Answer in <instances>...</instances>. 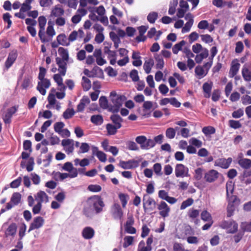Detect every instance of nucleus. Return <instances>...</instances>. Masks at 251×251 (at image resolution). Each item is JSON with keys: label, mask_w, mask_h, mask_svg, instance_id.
Masks as SVG:
<instances>
[{"label": "nucleus", "mask_w": 251, "mask_h": 251, "mask_svg": "<svg viewBox=\"0 0 251 251\" xmlns=\"http://www.w3.org/2000/svg\"><path fill=\"white\" fill-rule=\"evenodd\" d=\"M104 204L101 198L99 196L89 198L85 202L83 208V213L87 217H91L94 214V210L97 214L102 210Z\"/></svg>", "instance_id": "f257e3e1"}, {"label": "nucleus", "mask_w": 251, "mask_h": 251, "mask_svg": "<svg viewBox=\"0 0 251 251\" xmlns=\"http://www.w3.org/2000/svg\"><path fill=\"white\" fill-rule=\"evenodd\" d=\"M39 31L38 36L41 41L43 43H47L51 41V38H47L45 32V26L47 23V19L45 17L42 16L38 18Z\"/></svg>", "instance_id": "f03ea898"}, {"label": "nucleus", "mask_w": 251, "mask_h": 251, "mask_svg": "<svg viewBox=\"0 0 251 251\" xmlns=\"http://www.w3.org/2000/svg\"><path fill=\"white\" fill-rule=\"evenodd\" d=\"M125 100L126 97L124 96L121 95L116 98H112L111 101L113 105L109 106V111L113 113L118 112Z\"/></svg>", "instance_id": "7ed1b4c3"}, {"label": "nucleus", "mask_w": 251, "mask_h": 251, "mask_svg": "<svg viewBox=\"0 0 251 251\" xmlns=\"http://www.w3.org/2000/svg\"><path fill=\"white\" fill-rule=\"evenodd\" d=\"M228 204L227 206V216L231 217L235 210V207L238 205L240 201L237 197L235 195H231L229 198H227Z\"/></svg>", "instance_id": "20e7f679"}, {"label": "nucleus", "mask_w": 251, "mask_h": 251, "mask_svg": "<svg viewBox=\"0 0 251 251\" xmlns=\"http://www.w3.org/2000/svg\"><path fill=\"white\" fill-rule=\"evenodd\" d=\"M143 208L145 212H152L156 207V202L151 197H148L147 199L146 196H144L143 199Z\"/></svg>", "instance_id": "39448f33"}, {"label": "nucleus", "mask_w": 251, "mask_h": 251, "mask_svg": "<svg viewBox=\"0 0 251 251\" xmlns=\"http://www.w3.org/2000/svg\"><path fill=\"white\" fill-rule=\"evenodd\" d=\"M220 226L223 228L227 229L228 232L230 233H235L238 229V225L234 221H224L221 223Z\"/></svg>", "instance_id": "423d86ee"}, {"label": "nucleus", "mask_w": 251, "mask_h": 251, "mask_svg": "<svg viewBox=\"0 0 251 251\" xmlns=\"http://www.w3.org/2000/svg\"><path fill=\"white\" fill-rule=\"evenodd\" d=\"M38 82L37 89L42 95H45L46 91L45 89H47L50 86V82L49 79L44 78L40 80Z\"/></svg>", "instance_id": "0eeeda50"}, {"label": "nucleus", "mask_w": 251, "mask_h": 251, "mask_svg": "<svg viewBox=\"0 0 251 251\" xmlns=\"http://www.w3.org/2000/svg\"><path fill=\"white\" fill-rule=\"evenodd\" d=\"M175 174L177 177L188 176V168L182 164H178L176 166Z\"/></svg>", "instance_id": "6e6552de"}, {"label": "nucleus", "mask_w": 251, "mask_h": 251, "mask_svg": "<svg viewBox=\"0 0 251 251\" xmlns=\"http://www.w3.org/2000/svg\"><path fill=\"white\" fill-rule=\"evenodd\" d=\"M138 161L133 159L127 161H120L119 165L124 169H130L138 166Z\"/></svg>", "instance_id": "1a4fd4ad"}, {"label": "nucleus", "mask_w": 251, "mask_h": 251, "mask_svg": "<svg viewBox=\"0 0 251 251\" xmlns=\"http://www.w3.org/2000/svg\"><path fill=\"white\" fill-rule=\"evenodd\" d=\"M157 208L160 210L159 214L162 217L165 218L168 216L170 208L165 201H161L160 203L158 204Z\"/></svg>", "instance_id": "9d476101"}, {"label": "nucleus", "mask_w": 251, "mask_h": 251, "mask_svg": "<svg viewBox=\"0 0 251 251\" xmlns=\"http://www.w3.org/2000/svg\"><path fill=\"white\" fill-rule=\"evenodd\" d=\"M55 60L56 64H57L59 67L58 69V71L62 75V76H64L66 72L67 62L68 61H66L60 57H56L55 58Z\"/></svg>", "instance_id": "9b49d317"}, {"label": "nucleus", "mask_w": 251, "mask_h": 251, "mask_svg": "<svg viewBox=\"0 0 251 251\" xmlns=\"http://www.w3.org/2000/svg\"><path fill=\"white\" fill-rule=\"evenodd\" d=\"M44 222V220L42 217L40 216L36 217L34 219L33 221L30 224L28 232H29L33 229H38L41 227L43 226Z\"/></svg>", "instance_id": "f8f14e48"}, {"label": "nucleus", "mask_w": 251, "mask_h": 251, "mask_svg": "<svg viewBox=\"0 0 251 251\" xmlns=\"http://www.w3.org/2000/svg\"><path fill=\"white\" fill-rule=\"evenodd\" d=\"M242 75L244 80L251 81V64H245L242 70Z\"/></svg>", "instance_id": "ddd939ff"}, {"label": "nucleus", "mask_w": 251, "mask_h": 251, "mask_svg": "<svg viewBox=\"0 0 251 251\" xmlns=\"http://www.w3.org/2000/svg\"><path fill=\"white\" fill-rule=\"evenodd\" d=\"M62 169L70 173V174H71V178L75 177L77 176V170L73 167V164L71 162H67L65 163L64 164Z\"/></svg>", "instance_id": "4468645a"}, {"label": "nucleus", "mask_w": 251, "mask_h": 251, "mask_svg": "<svg viewBox=\"0 0 251 251\" xmlns=\"http://www.w3.org/2000/svg\"><path fill=\"white\" fill-rule=\"evenodd\" d=\"M219 173L215 170H211L206 173L204 176L205 180L208 182H212L214 181L218 177Z\"/></svg>", "instance_id": "2eb2a0df"}, {"label": "nucleus", "mask_w": 251, "mask_h": 251, "mask_svg": "<svg viewBox=\"0 0 251 251\" xmlns=\"http://www.w3.org/2000/svg\"><path fill=\"white\" fill-rule=\"evenodd\" d=\"M231 162L232 158L230 157L227 159L225 158H220L216 160L215 165L219 166L222 168L226 169L228 168Z\"/></svg>", "instance_id": "dca6fc26"}, {"label": "nucleus", "mask_w": 251, "mask_h": 251, "mask_svg": "<svg viewBox=\"0 0 251 251\" xmlns=\"http://www.w3.org/2000/svg\"><path fill=\"white\" fill-rule=\"evenodd\" d=\"M17 57V53L16 50H12L11 51L8 55V57L5 62V66L7 69L10 68Z\"/></svg>", "instance_id": "f3484780"}, {"label": "nucleus", "mask_w": 251, "mask_h": 251, "mask_svg": "<svg viewBox=\"0 0 251 251\" xmlns=\"http://www.w3.org/2000/svg\"><path fill=\"white\" fill-rule=\"evenodd\" d=\"M17 111V109L15 106H13L7 109V111L5 115L3 117V120L5 124H9L11 122V118Z\"/></svg>", "instance_id": "a211bd4d"}, {"label": "nucleus", "mask_w": 251, "mask_h": 251, "mask_svg": "<svg viewBox=\"0 0 251 251\" xmlns=\"http://www.w3.org/2000/svg\"><path fill=\"white\" fill-rule=\"evenodd\" d=\"M94 230L90 227H85L82 232L83 237L86 239H90L93 238L94 235Z\"/></svg>", "instance_id": "6ab92c4d"}, {"label": "nucleus", "mask_w": 251, "mask_h": 251, "mask_svg": "<svg viewBox=\"0 0 251 251\" xmlns=\"http://www.w3.org/2000/svg\"><path fill=\"white\" fill-rule=\"evenodd\" d=\"M122 210L118 204H114L113 207V215L114 218L121 219L123 216Z\"/></svg>", "instance_id": "aec40b11"}, {"label": "nucleus", "mask_w": 251, "mask_h": 251, "mask_svg": "<svg viewBox=\"0 0 251 251\" xmlns=\"http://www.w3.org/2000/svg\"><path fill=\"white\" fill-rule=\"evenodd\" d=\"M240 65V64L237 62H235V60L232 61V65L230 69L229 73V76L231 77H233L237 74V72L239 71Z\"/></svg>", "instance_id": "412c9836"}, {"label": "nucleus", "mask_w": 251, "mask_h": 251, "mask_svg": "<svg viewBox=\"0 0 251 251\" xmlns=\"http://www.w3.org/2000/svg\"><path fill=\"white\" fill-rule=\"evenodd\" d=\"M238 164L245 169L251 168V160L248 158H240L238 161Z\"/></svg>", "instance_id": "4be33fe9"}, {"label": "nucleus", "mask_w": 251, "mask_h": 251, "mask_svg": "<svg viewBox=\"0 0 251 251\" xmlns=\"http://www.w3.org/2000/svg\"><path fill=\"white\" fill-rule=\"evenodd\" d=\"M17 226L15 223H12L9 225L5 232L6 237L14 236L16 233Z\"/></svg>", "instance_id": "5701e85b"}, {"label": "nucleus", "mask_w": 251, "mask_h": 251, "mask_svg": "<svg viewBox=\"0 0 251 251\" xmlns=\"http://www.w3.org/2000/svg\"><path fill=\"white\" fill-rule=\"evenodd\" d=\"M153 65L154 61L152 58H150L145 61L143 67L147 74H148L151 72V68Z\"/></svg>", "instance_id": "b1692460"}, {"label": "nucleus", "mask_w": 251, "mask_h": 251, "mask_svg": "<svg viewBox=\"0 0 251 251\" xmlns=\"http://www.w3.org/2000/svg\"><path fill=\"white\" fill-rule=\"evenodd\" d=\"M110 119L112 121L115 126L118 128H121L122 126L121 123L123 122V119L117 114L112 115L110 117Z\"/></svg>", "instance_id": "393cba45"}, {"label": "nucleus", "mask_w": 251, "mask_h": 251, "mask_svg": "<svg viewBox=\"0 0 251 251\" xmlns=\"http://www.w3.org/2000/svg\"><path fill=\"white\" fill-rule=\"evenodd\" d=\"M58 43L62 46H68L70 45L68 39L64 34H60L57 37Z\"/></svg>", "instance_id": "a878e982"}, {"label": "nucleus", "mask_w": 251, "mask_h": 251, "mask_svg": "<svg viewBox=\"0 0 251 251\" xmlns=\"http://www.w3.org/2000/svg\"><path fill=\"white\" fill-rule=\"evenodd\" d=\"M38 199L39 200V201L38 202H40V203H42L43 202H48V196L46 194V193L42 191H39L37 194V196L36 197V200H38Z\"/></svg>", "instance_id": "bb28decb"}, {"label": "nucleus", "mask_w": 251, "mask_h": 251, "mask_svg": "<svg viewBox=\"0 0 251 251\" xmlns=\"http://www.w3.org/2000/svg\"><path fill=\"white\" fill-rule=\"evenodd\" d=\"M154 57L157 62L156 64V68L162 69L164 67V61L162 56L158 54H155Z\"/></svg>", "instance_id": "cd10ccee"}, {"label": "nucleus", "mask_w": 251, "mask_h": 251, "mask_svg": "<svg viewBox=\"0 0 251 251\" xmlns=\"http://www.w3.org/2000/svg\"><path fill=\"white\" fill-rule=\"evenodd\" d=\"M212 84H209L207 82L204 83L203 85V90L205 93L204 97L205 98H209L210 96V93L212 89Z\"/></svg>", "instance_id": "c85d7f7f"}, {"label": "nucleus", "mask_w": 251, "mask_h": 251, "mask_svg": "<svg viewBox=\"0 0 251 251\" xmlns=\"http://www.w3.org/2000/svg\"><path fill=\"white\" fill-rule=\"evenodd\" d=\"M58 53L61 56L63 60H64L66 61H68L69 60V54L67 50L63 48L60 47L58 50Z\"/></svg>", "instance_id": "c756f323"}, {"label": "nucleus", "mask_w": 251, "mask_h": 251, "mask_svg": "<svg viewBox=\"0 0 251 251\" xmlns=\"http://www.w3.org/2000/svg\"><path fill=\"white\" fill-rule=\"evenodd\" d=\"M82 86L84 91H88L91 87L90 80L85 76L82 77Z\"/></svg>", "instance_id": "7c9ffc66"}, {"label": "nucleus", "mask_w": 251, "mask_h": 251, "mask_svg": "<svg viewBox=\"0 0 251 251\" xmlns=\"http://www.w3.org/2000/svg\"><path fill=\"white\" fill-rule=\"evenodd\" d=\"M61 75L60 73L59 74H56L53 75V78L59 87H62L63 89H65L66 87L63 83V78L61 77Z\"/></svg>", "instance_id": "2f4dec72"}, {"label": "nucleus", "mask_w": 251, "mask_h": 251, "mask_svg": "<svg viewBox=\"0 0 251 251\" xmlns=\"http://www.w3.org/2000/svg\"><path fill=\"white\" fill-rule=\"evenodd\" d=\"M91 121L95 125H99L102 123L103 118L100 115H93L91 117Z\"/></svg>", "instance_id": "473e14b6"}, {"label": "nucleus", "mask_w": 251, "mask_h": 251, "mask_svg": "<svg viewBox=\"0 0 251 251\" xmlns=\"http://www.w3.org/2000/svg\"><path fill=\"white\" fill-rule=\"evenodd\" d=\"M46 33L48 35L47 37L51 38V40H52V37L55 34V31L53 28V25L51 24L50 25V21L48 22V26L47 29Z\"/></svg>", "instance_id": "72a5a7b5"}, {"label": "nucleus", "mask_w": 251, "mask_h": 251, "mask_svg": "<svg viewBox=\"0 0 251 251\" xmlns=\"http://www.w3.org/2000/svg\"><path fill=\"white\" fill-rule=\"evenodd\" d=\"M147 138L144 136H139L136 138V142L140 145L141 148L142 149L145 150V148L143 146H146L147 142Z\"/></svg>", "instance_id": "f704fd0d"}, {"label": "nucleus", "mask_w": 251, "mask_h": 251, "mask_svg": "<svg viewBox=\"0 0 251 251\" xmlns=\"http://www.w3.org/2000/svg\"><path fill=\"white\" fill-rule=\"evenodd\" d=\"M119 128L117 127L115 125L111 124H108L106 125V129L109 135H114L117 132V129Z\"/></svg>", "instance_id": "c9c22d12"}, {"label": "nucleus", "mask_w": 251, "mask_h": 251, "mask_svg": "<svg viewBox=\"0 0 251 251\" xmlns=\"http://www.w3.org/2000/svg\"><path fill=\"white\" fill-rule=\"evenodd\" d=\"M186 42L182 40L179 43L176 44L173 48L172 50L174 54H177L179 50H182V47L185 44Z\"/></svg>", "instance_id": "e433bc0d"}, {"label": "nucleus", "mask_w": 251, "mask_h": 251, "mask_svg": "<svg viewBox=\"0 0 251 251\" xmlns=\"http://www.w3.org/2000/svg\"><path fill=\"white\" fill-rule=\"evenodd\" d=\"M75 112L74 109L67 108L63 113V117L65 119L71 118L74 115Z\"/></svg>", "instance_id": "4c0bfd02"}, {"label": "nucleus", "mask_w": 251, "mask_h": 251, "mask_svg": "<svg viewBox=\"0 0 251 251\" xmlns=\"http://www.w3.org/2000/svg\"><path fill=\"white\" fill-rule=\"evenodd\" d=\"M100 106L103 109H109V106L108 104V100L105 96H101L99 99Z\"/></svg>", "instance_id": "58836bf2"}, {"label": "nucleus", "mask_w": 251, "mask_h": 251, "mask_svg": "<svg viewBox=\"0 0 251 251\" xmlns=\"http://www.w3.org/2000/svg\"><path fill=\"white\" fill-rule=\"evenodd\" d=\"M21 199V195L19 193H14L11 198V202L14 205H17L20 201Z\"/></svg>", "instance_id": "ea45409f"}, {"label": "nucleus", "mask_w": 251, "mask_h": 251, "mask_svg": "<svg viewBox=\"0 0 251 251\" xmlns=\"http://www.w3.org/2000/svg\"><path fill=\"white\" fill-rule=\"evenodd\" d=\"M124 243L123 244V247L125 248H126L132 244L134 240V238L132 236H126L125 237H124Z\"/></svg>", "instance_id": "a19ab883"}, {"label": "nucleus", "mask_w": 251, "mask_h": 251, "mask_svg": "<svg viewBox=\"0 0 251 251\" xmlns=\"http://www.w3.org/2000/svg\"><path fill=\"white\" fill-rule=\"evenodd\" d=\"M158 18V13L155 12H152L149 13L147 16V20L150 23H154Z\"/></svg>", "instance_id": "79ce46f5"}, {"label": "nucleus", "mask_w": 251, "mask_h": 251, "mask_svg": "<svg viewBox=\"0 0 251 251\" xmlns=\"http://www.w3.org/2000/svg\"><path fill=\"white\" fill-rule=\"evenodd\" d=\"M64 126L65 125L63 122H57L54 125V129L56 132L59 134L61 130L63 129V128Z\"/></svg>", "instance_id": "37998d69"}, {"label": "nucleus", "mask_w": 251, "mask_h": 251, "mask_svg": "<svg viewBox=\"0 0 251 251\" xmlns=\"http://www.w3.org/2000/svg\"><path fill=\"white\" fill-rule=\"evenodd\" d=\"M234 190L232 182H227L226 184V197L227 198H229V193L232 194Z\"/></svg>", "instance_id": "c03bdc74"}, {"label": "nucleus", "mask_w": 251, "mask_h": 251, "mask_svg": "<svg viewBox=\"0 0 251 251\" xmlns=\"http://www.w3.org/2000/svg\"><path fill=\"white\" fill-rule=\"evenodd\" d=\"M176 135L175 129L172 127H169L166 131V136L169 139H173Z\"/></svg>", "instance_id": "a18cd8bd"}, {"label": "nucleus", "mask_w": 251, "mask_h": 251, "mask_svg": "<svg viewBox=\"0 0 251 251\" xmlns=\"http://www.w3.org/2000/svg\"><path fill=\"white\" fill-rule=\"evenodd\" d=\"M194 202V200L192 198H188L186 201H184L181 203L180 206L181 209H184L187 207L191 205Z\"/></svg>", "instance_id": "49530a36"}, {"label": "nucleus", "mask_w": 251, "mask_h": 251, "mask_svg": "<svg viewBox=\"0 0 251 251\" xmlns=\"http://www.w3.org/2000/svg\"><path fill=\"white\" fill-rule=\"evenodd\" d=\"M202 132L205 135L212 134L215 133V129L212 126H205L202 128Z\"/></svg>", "instance_id": "de8ad7c7"}, {"label": "nucleus", "mask_w": 251, "mask_h": 251, "mask_svg": "<svg viewBox=\"0 0 251 251\" xmlns=\"http://www.w3.org/2000/svg\"><path fill=\"white\" fill-rule=\"evenodd\" d=\"M151 247H145V243L142 241L139 244L138 251H151Z\"/></svg>", "instance_id": "09e8293b"}, {"label": "nucleus", "mask_w": 251, "mask_h": 251, "mask_svg": "<svg viewBox=\"0 0 251 251\" xmlns=\"http://www.w3.org/2000/svg\"><path fill=\"white\" fill-rule=\"evenodd\" d=\"M11 16L9 13H4L3 15V20L5 22H7L8 24L7 28H9L11 25L12 21L10 20Z\"/></svg>", "instance_id": "8fccbe9b"}, {"label": "nucleus", "mask_w": 251, "mask_h": 251, "mask_svg": "<svg viewBox=\"0 0 251 251\" xmlns=\"http://www.w3.org/2000/svg\"><path fill=\"white\" fill-rule=\"evenodd\" d=\"M129 76L133 81L136 82L139 80L138 71L136 70H132L130 73Z\"/></svg>", "instance_id": "3c124183"}, {"label": "nucleus", "mask_w": 251, "mask_h": 251, "mask_svg": "<svg viewBox=\"0 0 251 251\" xmlns=\"http://www.w3.org/2000/svg\"><path fill=\"white\" fill-rule=\"evenodd\" d=\"M153 169L154 173L157 176H161L162 175V173L161 172V165L160 163H156L154 164L153 166Z\"/></svg>", "instance_id": "603ef678"}, {"label": "nucleus", "mask_w": 251, "mask_h": 251, "mask_svg": "<svg viewBox=\"0 0 251 251\" xmlns=\"http://www.w3.org/2000/svg\"><path fill=\"white\" fill-rule=\"evenodd\" d=\"M229 126L234 129L239 128L241 127L242 125L238 121L235 120H229Z\"/></svg>", "instance_id": "864d4df0"}, {"label": "nucleus", "mask_w": 251, "mask_h": 251, "mask_svg": "<svg viewBox=\"0 0 251 251\" xmlns=\"http://www.w3.org/2000/svg\"><path fill=\"white\" fill-rule=\"evenodd\" d=\"M119 198L121 201L122 206L123 207H125L127 203V198H128V195L125 194H120L119 195Z\"/></svg>", "instance_id": "5fc2aeb1"}, {"label": "nucleus", "mask_w": 251, "mask_h": 251, "mask_svg": "<svg viewBox=\"0 0 251 251\" xmlns=\"http://www.w3.org/2000/svg\"><path fill=\"white\" fill-rule=\"evenodd\" d=\"M52 13L54 16L57 17L63 15L64 10L61 8L55 7L54 10L52 11Z\"/></svg>", "instance_id": "6e6d98bb"}, {"label": "nucleus", "mask_w": 251, "mask_h": 251, "mask_svg": "<svg viewBox=\"0 0 251 251\" xmlns=\"http://www.w3.org/2000/svg\"><path fill=\"white\" fill-rule=\"evenodd\" d=\"M195 73L199 76H203L206 74L205 73V71L202 67L201 66H198L195 68Z\"/></svg>", "instance_id": "4d7b16f0"}, {"label": "nucleus", "mask_w": 251, "mask_h": 251, "mask_svg": "<svg viewBox=\"0 0 251 251\" xmlns=\"http://www.w3.org/2000/svg\"><path fill=\"white\" fill-rule=\"evenodd\" d=\"M241 227L244 231H251V222H243L241 223Z\"/></svg>", "instance_id": "13d9d810"}, {"label": "nucleus", "mask_w": 251, "mask_h": 251, "mask_svg": "<svg viewBox=\"0 0 251 251\" xmlns=\"http://www.w3.org/2000/svg\"><path fill=\"white\" fill-rule=\"evenodd\" d=\"M189 143L197 148H200L202 146V142L195 138L190 139Z\"/></svg>", "instance_id": "bf43d9fd"}, {"label": "nucleus", "mask_w": 251, "mask_h": 251, "mask_svg": "<svg viewBox=\"0 0 251 251\" xmlns=\"http://www.w3.org/2000/svg\"><path fill=\"white\" fill-rule=\"evenodd\" d=\"M188 215L189 217L191 218H195L199 216V211L198 210L193 209L189 210L188 213Z\"/></svg>", "instance_id": "052dcab7"}, {"label": "nucleus", "mask_w": 251, "mask_h": 251, "mask_svg": "<svg viewBox=\"0 0 251 251\" xmlns=\"http://www.w3.org/2000/svg\"><path fill=\"white\" fill-rule=\"evenodd\" d=\"M244 115V111L242 109H239L236 111H234L232 113V116L234 118H239Z\"/></svg>", "instance_id": "680f3d73"}, {"label": "nucleus", "mask_w": 251, "mask_h": 251, "mask_svg": "<svg viewBox=\"0 0 251 251\" xmlns=\"http://www.w3.org/2000/svg\"><path fill=\"white\" fill-rule=\"evenodd\" d=\"M88 189L92 192H97L101 191V188L99 185H90L88 187Z\"/></svg>", "instance_id": "e2e57ef3"}, {"label": "nucleus", "mask_w": 251, "mask_h": 251, "mask_svg": "<svg viewBox=\"0 0 251 251\" xmlns=\"http://www.w3.org/2000/svg\"><path fill=\"white\" fill-rule=\"evenodd\" d=\"M22 178L19 177L17 179L14 180L10 183V187L11 188H17L20 186L21 183Z\"/></svg>", "instance_id": "0e129e2a"}, {"label": "nucleus", "mask_w": 251, "mask_h": 251, "mask_svg": "<svg viewBox=\"0 0 251 251\" xmlns=\"http://www.w3.org/2000/svg\"><path fill=\"white\" fill-rule=\"evenodd\" d=\"M31 9V6L30 4L24 2L22 4V6L20 8V11L21 12L24 13V12L28 11Z\"/></svg>", "instance_id": "69168bd1"}, {"label": "nucleus", "mask_w": 251, "mask_h": 251, "mask_svg": "<svg viewBox=\"0 0 251 251\" xmlns=\"http://www.w3.org/2000/svg\"><path fill=\"white\" fill-rule=\"evenodd\" d=\"M159 90L162 95H166L169 91L168 87L164 84H161L159 86Z\"/></svg>", "instance_id": "338daca9"}, {"label": "nucleus", "mask_w": 251, "mask_h": 251, "mask_svg": "<svg viewBox=\"0 0 251 251\" xmlns=\"http://www.w3.org/2000/svg\"><path fill=\"white\" fill-rule=\"evenodd\" d=\"M174 251H188L182 248V245L178 243H175L173 246Z\"/></svg>", "instance_id": "774afa93"}]
</instances>
